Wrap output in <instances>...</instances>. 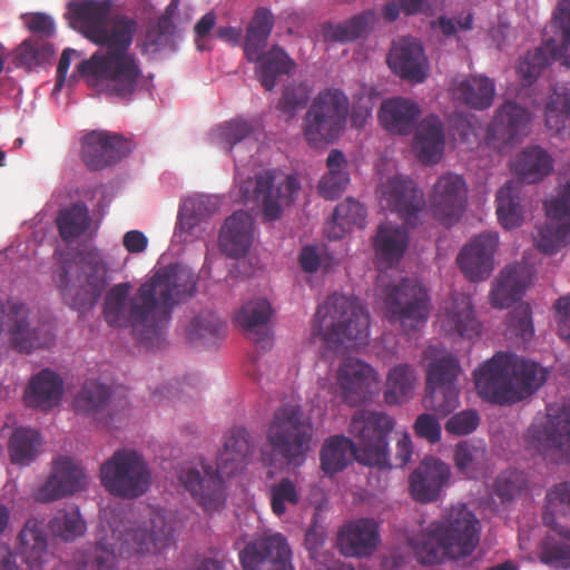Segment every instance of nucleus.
I'll return each mask as SVG.
<instances>
[{"instance_id": "393cba45", "label": "nucleus", "mask_w": 570, "mask_h": 570, "mask_svg": "<svg viewBox=\"0 0 570 570\" xmlns=\"http://www.w3.org/2000/svg\"><path fill=\"white\" fill-rule=\"evenodd\" d=\"M450 475L448 464L433 456L424 458L409 479L412 498L421 503L436 501L442 489L448 484Z\"/></svg>"}, {"instance_id": "f03ea898", "label": "nucleus", "mask_w": 570, "mask_h": 570, "mask_svg": "<svg viewBox=\"0 0 570 570\" xmlns=\"http://www.w3.org/2000/svg\"><path fill=\"white\" fill-rule=\"evenodd\" d=\"M129 291V283H120L107 292L105 320L112 327H131L140 344L155 347L171 320L174 307L194 295L196 277L187 267L170 264L159 268L128 299Z\"/></svg>"}, {"instance_id": "de8ad7c7", "label": "nucleus", "mask_w": 570, "mask_h": 570, "mask_svg": "<svg viewBox=\"0 0 570 570\" xmlns=\"http://www.w3.org/2000/svg\"><path fill=\"white\" fill-rule=\"evenodd\" d=\"M415 368L410 364L393 366L386 376L384 400L389 405L401 404L412 397L416 384Z\"/></svg>"}, {"instance_id": "aec40b11", "label": "nucleus", "mask_w": 570, "mask_h": 570, "mask_svg": "<svg viewBox=\"0 0 570 570\" xmlns=\"http://www.w3.org/2000/svg\"><path fill=\"white\" fill-rule=\"evenodd\" d=\"M87 485V478L79 463L68 456H60L52 463L47 481L33 492V499L48 503L81 491Z\"/></svg>"}, {"instance_id": "338daca9", "label": "nucleus", "mask_w": 570, "mask_h": 570, "mask_svg": "<svg viewBox=\"0 0 570 570\" xmlns=\"http://www.w3.org/2000/svg\"><path fill=\"white\" fill-rule=\"evenodd\" d=\"M553 17L562 30V65L570 68V0H560Z\"/></svg>"}, {"instance_id": "2eb2a0df", "label": "nucleus", "mask_w": 570, "mask_h": 570, "mask_svg": "<svg viewBox=\"0 0 570 570\" xmlns=\"http://www.w3.org/2000/svg\"><path fill=\"white\" fill-rule=\"evenodd\" d=\"M242 570H295L287 538L266 531L253 537L238 552Z\"/></svg>"}, {"instance_id": "c85d7f7f", "label": "nucleus", "mask_w": 570, "mask_h": 570, "mask_svg": "<svg viewBox=\"0 0 570 570\" xmlns=\"http://www.w3.org/2000/svg\"><path fill=\"white\" fill-rule=\"evenodd\" d=\"M254 239V219L244 210L233 213L219 233V246L230 258H239L247 254Z\"/></svg>"}, {"instance_id": "cd10ccee", "label": "nucleus", "mask_w": 570, "mask_h": 570, "mask_svg": "<svg viewBox=\"0 0 570 570\" xmlns=\"http://www.w3.org/2000/svg\"><path fill=\"white\" fill-rule=\"evenodd\" d=\"M380 543L379 524L374 519L362 518L343 525L337 544L346 557L371 556Z\"/></svg>"}, {"instance_id": "412c9836", "label": "nucleus", "mask_w": 570, "mask_h": 570, "mask_svg": "<svg viewBox=\"0 0 570 570\" xmlns=\"http://www.w3.org/2000/svg\"><path fill=\"white\" fill-rule=\"evenodd\" d=\"M380 200L407 224L414 225L424 207V197L412 179L395 175L379 187Z\"/></svg>"}, {"instance_id": "79ce46f5", "label": "nucleus", "mask_w": 570, "mask_h": 570, "mask_svg": "<svg viewBox=\"0 0 570 570\" xmlns=\"http://www.w3.org/2000/svg\"><path fill=\"white\" fill-rule=\"evenodd\" d=\"M494 95V82L485 76H472L462 79L453 88V96L456 100L476 110L490 108Z\"/></svg>"}, {"instance_id": "f3484780", "label": "nucleus", "mask_w": 570, "mask_h": 570, "mask_svg": "<svg viewBox=\"0 0 570 570\" xmlns=\"http://www.w3.org/2000/svg\"><path fill=\"white\" fill-rule=\"evenodd\" d=\"M509 354L500 352L474 371L479 395L494 404H514L510 379Z\"/></svg>"}, {"instance_id": "58836bf2", "label": "nucleus", "mask_w": 570, "mask_h": 570, "mask_svg": "<svg viewBox=\"0 0 570 570\" xmlns=\"http://www.w3.org/2000/svg\"><path fill=\"white\" fill-rule=\"evenodd\" d=\"M17 551L31 569L41 567L48 556V540L42 523L37 519L26 521L18 534Z\"/></svg>"}, {"instance_id": "39448f33", "label": "nucleus", "mask_w": 570, "mask_h": 570, "mask_svg": "<svg viewBox=\"0 0 570 570\" xmlns=\"http://www.w3.org/2000/svg\"><path fill=\"white\" fill-rule=\"evenodd\" d=\"M480 532V521L472 511L465 505L451 507L425 530L414 548L415 557L422 564L468 558L479 546Z\"/></svg>"}, {"instance_id": "e433bc0d", "label": "nucleus", "mask_w": 570, "mask_h": 570, "mask_svg": "<svg viewBox=\"0 0 570 570\" xmlns=\"http://www.w3.org/2000/svg\"><path fill=\"white\" fill-rule=\"evenodd\" d=\"M442 327L461 337L473 338L480 335L481 324L474 316L471 298L464 294H454L445 307Z\"/></svg>"}, {"instance_id": "6e6d98bb", "label": "nucleus", "mask_w": 570, "mask_h": 570, "mask_svg": "<svg viewBox=\"0 0 570 570\" xmlns=\"http://www.w3.org/2000/svg\"><path fill=\"white\" fill-rule=\"evenodd\" d=\"M454 461L458 470L468 478H475L487 466L488 452L481 442L462 441L456 444Z\"/></svg>"}, {"instance_id": "5fc2aeb1", "label": "nucleus", "mask_w": 570, "mask_h": 570, "mask_svg": "<svg viewBox=\"0 0 570 570\" xmlns=\"http://www.w3.org/2000/svg\"><path fill=\"white\" fill-rule=\"evenodd\" d=\"M546 126L556 132L566 127L570 116V82L557 83L544 109Z\"/></svg>"}, {"instance_id": "1a4fd4ad", "label": "nucleus", "mask_w": 570, "mask_h": 570, "mask_svg": "<svg viewBox=\"0 0 570 570\" xmlns=\"http://www.w3.org/2000/svg\"><path fill=\"white\" fill-rule=\"evenodd\" d=\"M350 109L347 96L327 88L317 94L304 117V136L312 146L333 142L345 128Z\"/></svg>"}, {"instance_id": "052dcab7", "label": "nucleus", "mask_w": 570, "mask_h": 570, "mask_svg": "<svg viewBox=\"0 0 570 570\" xmlns=\"http://www.w3.org/2000/svg\"><path fill=\"white\" fill-rule=\"evenodd\" d=\"M271 508L277 515H283L288 505H296L299 502V493L296 484L289 478H282L269 489Z\"/></svg>"}, {"instance_id": "dca6fc26", "label": "nucleus", "mask_w": 570, "mask_h": 570, "mask_svg": "<svg viewBox=\"0 0 570 570\" xmlns=\"http://www.w3.org/2000/svg\"><path fill=\"white\" fill-rule=\"evenodd\" d=\"M543 207L550 222L539 228L534 243L539 250L554 254L570 243V179L560 186L556 196L544 202Z\"/></svg>"}, {"instance_id": "3c124183", "label": "nucleus", "mask_w": 570, "mask_h": 570, "mask_svg": "<svg viewBox=\"0 0 570 570\" xmlns=\"http://www.w3.org/2000/svg\"><path fill=\"white\" fill-rule=\"evenodd\" d=\"M227 325L217 314L203 312L187 327V336L191 343L206 346L215 345L226 334Z\"/></svg>"}, {"instance_id": "c03bdc74", "label": "nucleus", "mask_w": 570, "mask_h": 570, "mask_svg": "<svg viewBox=\"0 0 570 570\" xmlns=\"http://www.w3.org/2000/svg\"><path fill=\"white\" fill-rule=\"evenodd\" d=\"M273 27V13L266 8L256 9L247 26L244 41V53L248 61L259 59L261 53L265 52Z\"/></svg>"}, {"instance_id": "a211bd4d", "label": "nucleus", "mask_w": 570, "mask_h": 570, "mask_svg": "<svg viewBox=\"0 0 570 570\" xmlns=\"http://www.w3.org/2000/svg\"><path fill=\"white\" fill-rule=\"evenodd\" d=\"M131 144L121 135L107 130H92L81 140V159L90 170H101L127 157Z\"/></svg>"}, {"instance_id": "2f4dec72", "label": "nucleus", "mask_w": 570, "mask_h": 570, "mask_svg": "<svg viewBox=\"0 0 570 570\" xmlns=\"http://www.w3.org/2000/svg\"><path fill=\"white\" fill-rule=\"evenodd\" d=\"M421 116L419 105L407 98L394 97L382 102L379 120L391 134L407 136L413 132Z\"/></svg>"}, {"instance_id": "603ef678", "label": "nucleus", "mask_w": 570, "mask_h": 570, "mask_svg": "<svg viewBox=\"0 0 570 570\" xmlns=\"http://www.w3.org/2000/svg\"><path fill=\"white\" fill-rule=\"evenodd\" d=\"M48 527L53 535L65 541H75L82 537L87 529L86 521L75 504L58 510Z\"/></svg>"}, {"instance_id": "0e129e2a", "label": "nucleus", "mask_w": 570, "mask_h": 570, "mask_svg": "<svg viewBox=\"0 0 570 570\" xmlns=\"http://www.w3.org/2000/svg\"><path fill=\"white\" fill-rule=\"evenodd\" d=\"M527 485V478L523 472L515 469H508L501 472L494 482V493L502 500H511L520 494Z\"/></svg>"}, {"instance_id": "5701e85b", "label": "nucleus", "mask_w": 570, "mask_h": 570, "mask_svg": "<svg viewBox=\"0 0 570 570\" xmlns=\"http://www.w3.org/2000/svg\"><path fill=\"white\" fill-rule=\"evenodd\" d=\"M377 383L374 368L355 357H346L337 370V385L341 396L350 406H357L367 401L372 386Z\"/></svg>"}, {"instance_id": "20e7f679", "label": "nucleus", "mask_w": 570, "mask_h": 570, "mask_svg": "<svg viewBox=\"0 0 570 570\" xmlns=\"http://www.w3.org/2000/svg\"><path fill=\"white\" fill-rule=\"evenodd\" d=\"M254 453L249 432L243 426L229 429L223 436L216 469L202 463L200 469L183 466L177 478L179 483L207 513L222 510L227 500L223 475L232 476L245 468Z\"/></svg>"}, {"instance_id": "4c0bfd02", "label": "nucleus", "mask_w": 570, "mask_h": 570, "mask_svg": "<svg viewBox=\"0 0 570 570\" xmlns=\"http://www.w3.org/2000/svg\"><path fill=\"white\" fill-rule=\"evenodd\" d=\"M62 393V379L56 372L45 368L31 377L24 400L28 406L47 411L59 405Z\"/></svg>"}, {"instance_id": "e2e57ef3", "label": "nucleus", "mask_w": 570, "mask_h": 570, "mask_svg": "<svg viewBox=\"0 0 570 570\" xmlns=\"http://www.w3.org/2000/svg\"><path fill=\"white\" fill-rule=\"evenodd\" d=\"M174 3H170L166 9V12L158 18L155 26L148 29L146 33V43L148 47L159 49L168 45L176 31V26L173 22V8Z\"/></svg>"}, {"instance_id": "09e8293b", "label": "nucleus", "mask_w": 570, "mask_h": 570, "mask_svg": "<svg viewBox=\"0 0 570 570\" xmlns=\"http://www.w3.org/2000/svg\"><path fill=\"white\" fill-rule=\"evenodd\" d=\"M523 206L521 204V184L507 181L497 194V215L501 225L512 229L523 220Z\"/></svg>"}, {"instance_id": "4468645a", "label": "nucleus", "mask_w": 570, "mask_h": 570, "mask_svg": "<svg viewBox=\"0 0 570 570\" xmlns=\"http://www.w3.org/2000/svg\"><path fill=\"white\" fill-rule=\"evenodd\" d=\"M391 323H400L405 333L424 325L430 313V298L425 287L416 279L404 278L386 295Z\"/></svg>"}, {"instance_id": "6e6552de", "label": "nucleus", "mask_w": 570, "mask_h": 570, "mask_svg": "<svg viewBox=\"0 0 570 570\" xmlns=\"http://www.w3.org/2000/svg\"><path fill=\"white\" fill-rule=\"evenodd\" d=\"M426 365V394L423 404L440 416L459 406L456 380L461 373L459 360L451 353L431 345L423 352Z\"/></svg>"}, {"instance_id": "f704fd0d", "label": "nucleus", "mask_w": 570, "mask_h": 570, "mask_svg": "<svg viewBox=\"0 0 570 570\" xmlns=\"http://www.w3.org/2000/svg\"><path fill=\"white\" fill-rule=\"evenodd\" d=\"M529 122L530 114L525 108L505 101L497 109L489 134L505 144L514 142L525 135Z\"/></svg>"}, {"instance_id": "0eeeda50", "label": "nucleus", "mask_w": 570, "mask_h": 570, "mask_svg": "<svg viewBox=\"0 0 570 570\" xmlns=\"http://www.w3.org/2000/svg\"><path fill=\"white\" fill-rule=\"evenodd\" d=\"M273 453L287 464L299 466L311 450L313 424L301 406L284 404L276 409L266 429Z\"/></svg>"}, {"instance_id": "69168bd1", "label": "nucleus", "mask_w": 570, "mask_h": 570, "mask_svg": "<svg viewBox=\"0 0 570 570\" xmlns=\"http://www.w3.org/2000/svg\"><path fill=\"white\" fill-rule=\"evenodd\" d=\"M335 219H341L348 228L353 226L363 228L366 222V209L357 200L353 198H346L340 203L334 212Z\"/></svg>"}, {"instance_id": "6ab92c4d", "label": "nucleus", "mask_w": 570, "mask_h": 570, "mask_svg": "<svg viewBox=\"0 0 570 570\" xmlns=\"http://www.w3.org/2000/svg\"><path fill=\"white\" fill-rule=\"evenodd\" d=\"M468 199L465 180L448 173L438 178L430 195L433 216L445 226L456 223L462 216Z\"/></svg>"}, {"instance_id": "ea45409f", "label": "nucleus", "mask_w": 570, "mask_h": 570, "mask_svg": "<svg viewBox=\"0 0 570 570\" xmlns=\"http://www.w3.org/2000/svg\"><path fill=\"white\" fill-rule=\"evenodd\" d=\"M360 450L346 436L334 435L325 440L320 452L321 468L327 475L343 471L356 459L360 462Z\"/></svg>"}, {"instance_id": "72a5a7b5", "label": "nucleus", "mask_w": 570, "mask_h": 570, "mask_svg": "<svg viewBox=\"0 0 570 570\" xmlns=\"http://www.w3.org/2000/svg\"><path fill=\"white\" fill-rule=\"evenodd\" d=\"M256 131L257 126L252 121L235 118L214 128L210 132V140L232 154L236 160L238 149H248V151L253 149L257 141Z\"/></svg>"}, {"instance_id": "473e14b6", "label": "nucleus", "mask_w": 570, "mask_h": 570, "mask_svg": "<svg viewBox=\"0 0 570 570\" xmlns=\"http://www.w3.org/2000/svg\"><path fill=\"white\" fill-rule=\"evenodd\" d=\"M445 147L443 124L438 116L429 115L417 125L413 150L424 165L440 161Z\"/></svg>"}, {"instance_id": "49530a36", "label": "nucleus", "mask_w": 570, "mask_h": 570, "mask_svg": "<svg viewBox=\"0 0 570 570\" xmlns=\"http://www.w3.org/2000/svg\"><path fill=\"white\" fill-rule=\"evenodd\" d=\"M326 165L328 173L320 180L318 193L325 199L338 198L350 183L347 173V160L344 154L338 149L330 151Z\"/></svg>"}, {"instance_id": "774afa93", "label": "nucleus", "mask_w": 570, "mask_h": 570, "mask_svg": "<svg viewBox=\"0 0 570 570\" xmlns=\"http://www.w3.org/2000/svg\"><path fill=\"white\" fill-rule=\"evenodd\" d=\"M479 422L480 417L476 411H461L446 421L445 430L454 435H466L476 430Z\"/></svg>"}, {"instance_id": "9d476101", "label": "nucleus", "mask_w": 570, "mask_h": 570, "mask_svg": "<svg viewBox=\"0 0 570 570\" xmlns=\"http://www.w3.org/2000/svg\"><path fill=\"white\" fill-rule=\"evenodd\" d=\"M102 487L121 499H136L147 492L151 484V472L147 462L135 450H117L100 466Z\"/></svg>"}, {"instance_id": "a19ab883", "label": "nucleus", "mask_w": 570, "mask_h": 570, "mask_svg": "<svg viewBox=\"0 0 570 570\" xmlns=\"http://www.w3.org/2000/svg\"><path fill=\"white\" fill-rule=\"evenodd\" d=\"M272 315V308L267 299L256 298L245 303L236 313L235 322L247 335L262 347L269 344L268 332L259 333L258 328L265 327Z\"/></svg>"}, {"instance_id": "37998d69", "label": "nucleus", "mask_w": 570, "mask_h": 570, "mask_svg": "<svg viewBox=\"0 0 570 570\" xmlns=\"http://www.w3.org/2000/svg\"><path fill=\"white\" fill-rule=\"evenodd\" d=\"M256 62V76L265 90L271 91L276 86V79L289 75L294 69V60L279 46H273L268 51L261 53Z\"/></svg>"}, {"instance_id": "bb28decb", "label": "nucleus", "mask_w": 570, "mask_h": 570, "mask_svg": "<svg viewBox=\"0 0 570 570\" xmlns=\"http://www.w3.org/2000/svg\"><path fill=\"white\" fill-rule=\"evenodd\" d=\"M387 63L395 75L412 82H423L428 76L429 66L423 47L413 38H402L394 42Z\"/></svg>"}, {"instance_id": "c9c22d12", "label": "nucleus", "mask_w": 570, "mask_h": 570, "mask_svg": "<svg viewBox=\"0 0 570 570\" xmlns=\"http://www.w3.org/2000/svg\"><path fill=\"white\" fill-rule=\"evenodd\" d=\"M510 379L515 403L537 392L547 381L548 371L539 363L509 354Z\"/></svg>"}, {"instance_id": "f8f14e48", "label": "nucleus", "mask_w": 570, "mask_h": 570, "mask_svg": "<svg viewBox=\"0 0 570 570\" xmlns=\"http://www.w3.org/2000/svg\"><path fill=\"white\" fill-rule=\"evenodd\" d=\"M395 422L385 412L360 410L350 422L348 432L357 440L360 462L370 466L389 465V434Z\"/></svg>"}, {"instance_id": "bf43d9fd", "label": "nucleus", "mask_w": 570, "mask_h": 570, "mask_svg": "<svg viewBox=\"0 0 570 570\" xmlns=\"http://www.w3.org/2000/svg\"><path fill=\"white\" fill-rule=\"evenodd\" d=\"M40 445V434L32 429H16L9 441V454L13 463L32 461Z\"/></svg>"}, {"instance_id": "f257e3e1", "label": "nucleus", "mask_w": 570, "mask_h": 570, "mask_svg": "<svg viewBox=\"0 0 570 570\" xmlns=\"http://www.w3.org/2000/svg\"><path fill=\"white\" fill-rule=\"evenodd\" d=\"M70 19L82 33L100 46L78 65V72L90 87L122 99L131 98L144 86L137 56L130 51L137 23L126 17L109 18V6L97 0L70 3Z\"/></svg>"}, {"instance_id": "8fccbe9b", "label": "nucleus", "mask_w": 570, "mask_h": 570, "mask_svg": "<svg viewBox=\"0 0 570 570\" xmlns=\"http://www.w3.org/2000/svg\"><path fill=\"white\" fill-rule=\"evenodd\" d=\"M372 11L361 12L341 23H324L322 37L325 41L348 42L365 35L374 23Z\"/></svg>"}, {"instance_id": "680f3d73", "label": "nucleus", "mask_w": 570, "mask_h": 570, "mask_svg": "<svg viewBox=\"0 0 570 570\" xmlns=\"http://www.w3.org/2000/svg\"><path fill=\"white\" fill-rule=\"evenodd\" d=\"M309 90L304 83H288L277 104V109L286 116V119H292L299 108L305 107L308 101Z\"/></svg>"}, {"instance_id": "b1692460", "label": "nucleus", "mask_w": 570, "mask_h": 570, "mask_svg": "<svg viewBox=\"0 0 570 570\" xmlns=\"http://www.w3.org/2000/svg\"><path fill=\"white\" fill-rule=\"evenodd\" d=\"M546 500L547 509L542 517L543 523L569 539V542H560L546 547L541 553V560L554 567L570 568V530H564L560 527L551 511V509L558 504L564 505L570 510V481H563L553 485L548 491Z\"/></svg>"}, {"instance_id": "4be33fe9", "label": "nucleus", "mask_w": 570, "mask_h": 570, "mask_svg": "<svg viewBox=\"0 0 570 570\" xmlns=\"http://www.w3.org/2000/svg\"><path fill=\"white\" fill-rule=\"evenodd\" d=\"M499 235L494 232L481 233L460 250L456 263L470 282L476 283L489 278L494 267V252Z\"/></svg>"}, {"instance_id": "423d86ee", "label": "nucleus", "mask_w": 570, "mask_h": 570, "mask_svg": "<svg viewBox=\"0 0 570 570\" xmlns=\"http://www.w3.org/2000/svg\"><path fill=\"white\" fill-rule=\"evenodd\" d=\"M313 334L334 351L343 345H364L370 335V314L357 297L333 293L317 307Z\"/></svg>"}, {"instance_id": "7ed1b4c3", "label": "nucleus", "mask_w": 570, "mask_h": 570, "mask_svg": "<svg viewBox=\"0 0 570 570\" xmlns=\"http://www.w3.org/2000/svg\"><path fill=\"white\" fill-rule=\"evenodd\" d=\"M102 535L83 554L81 570H118L119 557L140 553L156 554L167 549L173 541L171 520L153 511L148 520L127 524L118 513H105L100 523Z\"/></svg>"}, {"instance_id": "a878e982", "label": "nucleus", "mask_w": 570, "mask_h": 570, "mask_svg": "<svg viewBox=\"0 0 570 570\" xmlns=\"http://www.w3.org/2000/svg\"><path fill=\"white\" fill-rule=\"evenodd\" d=\"M528 435L541 450L557 451L560 460H570V404L556 415L549 413L544 424H532Z\"/></svg>"}, {"instance_id": "c756f323", "label": "nucleus", "mask_w": 570, "mask_h": 570, "mask_svg": "<svg viewBox=\"0 0 570 570\" xmlns=\"http://www.w3.org/2000/svg\"><path fill=\"white\" fill-rule=\"evenodd\" d=\"M409 243V232L404 226L381 224L372 242L377 264L384 268L396 266L403 258Z\"/></svg>"}, {"instance_id": "864d4df0", "label": "nucleus", "mask_w": 570, "mask_h": 570, "mask_svg": "<svg viewBox=\"0 0 570 570\" xmlns=\"http://www.w3.org/2000/svg\"><path fill=\"white\" fill-rule=\"evenodd\" d=\"M90 226L89 209L83 203H76L61 209L57 217L59 235L65 242L79 238Z\"/></svg>"}, {"instance_id": "ddd939ff", "label": "nucleus", "mask_w": 570, "mask_h": 570, "mask_svg": "<svg viewBox=\"0 0 570 570\" xmlns=\"http://www.w3.org/2000/svg\"><path fill=\"white\" fill-rule=\"evenodd\" d=\"M298 189L299 183L294 176L276 171L257 174L254 180H244L238 186L240 200L246 204L257 202L267 222L276 220L282 216L283 205L293 203Z\"/></svg>"}, {"instance_id": "4d7b16f0", "label": "nucleus", "mask_w": 570, "mask_h": 570, "mask_svg": "<svg viewBox=\"0 0 570 570\" xmlns=\"http://www.w3.org/2000/svg\"><path fill=\"white\" fill-rule=\"evenodd\" d=\"M110 397V389L97 381H87L75 397L76 412L96 415L104 411Z\"/></svg>"}, {"instance_id": "a18cd8bd", "label": "nucleus", "mask_w": 570, "mask_h": 570, "mask_svg": "<svg viewBox=\"0 0 570 570\" xmlns=\"http://www.w3.org/2000/svg\"><path fill=\"white\" fill-rule=\"evenodd\" d=\"M553 168L552 157L541 147L523 149L513 161V169L521 180L535 184L548 176Z\"/></svg>"}, {"instance_id": "13d9d810", "label": "nucleus", "mask_w": 570, "mask_h": 570, "mask_svg": "<svg viewBox=\"0 0 570 570\" xmlns=\"http://www.w3.org/2000/svg\"><path fill=\"white\" fill-rule=\"evenodd\" d=\"M554 51L549 46L538 47L521 58L518 75L523 86H531L553 61Z\"/></svg>"}, {"instance_id": "7c9ffc66", "label": "nucleus", "mask_w": 570, "mask_h": 570, "mask_svg": "<svg viewBox=\"0 0 570 570\" xmlns=\"http://www.w3.org/2000/svg\"><path fill=\"white\" fill-rule=\"evenodd\" d=\"M532 278V271L525 264H512L504 267L495 278L491 291V304L507 308L519 301Z\"/></svg>"}, {"instance_id": "9b49d317", "label": "nucleus", "mask_w": 570, "mask_h": 570, "mask_svg": "<svg viewBox=\"0 0 570 570\" xmlns=\"http://www.w3.org/2000/svg\"><path fill=\"white\" fill-rule=\"evenodd\" d=\"M96 262L65 261L56 272V284L63 301L73 309H91L106 286V275Z\"/></svg>"}]
</instances>
